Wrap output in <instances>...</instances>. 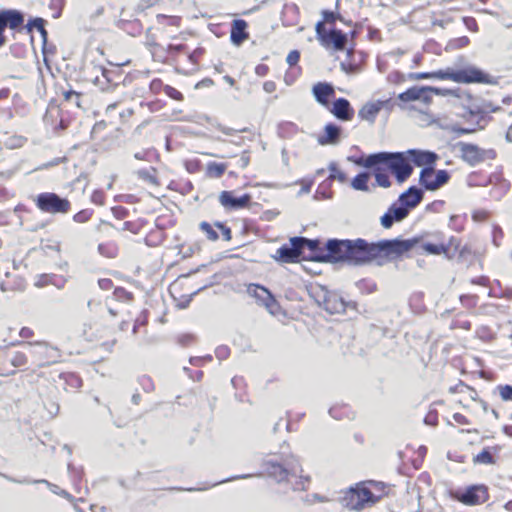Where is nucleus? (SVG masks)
Masks as SVG:
<instances>
[{
	"instance_id": "nucleus-1",
	"label": "nucleus",
	"mask_w": 512,
	"mask_h": 512,
	"mask_svg": "<svg viewBox=\"0 0 512 512\" xmlns=\"http://www.w3.org/2000/svg\"><path fill=\"white\" fill-rule=\"evenodd\" d=\"M420 242L418 238L382 239L369 242L363 238L327 240L325 258L328 263H342L353 267H363L375 263H386L402 258Z\"/></svg>"
},
{
	"instance_id": "nucleus-2",
	"label": "nucleus",
	"mask_w": 512,
	"mask_h": 512,
	"mask_svg": "<svg viewBox=\"0 0 512 512\" xmlns=\"http://www.w3.org/2000/svg\"><path fill=\"white\" fill-rule=\"evenodd\" d=\"M354 163L361 167L384 166L399 184L408 180L414 171L406 151L371 153L354 160Z\"/></svg>"
},
{
	"instance_id": "nucleus-3",
	"label": "nucleus",
	"mask_w": 512,
	"mask_h": 512,
	"mask_svg": "<svg viewBox=\"0 0 512 512\" xmlns=\"http://www.w3.org/2000/svg\"><path fill=\"white\" fill-rule=\"evenodd\" d=\"M263 467L269 477L278 483L286 481L291 484L294 491H305L310 482L309 476L302 475V466L294 456L287 457L282 462L272 459L265 460Z\"/></svg>"
},
{
	"instance_id": "nucleus-4",
	"label": "nucleus",
	"mask_w": 512,
	"mask_h": 512,
	"mask_svg": "<svg viewBox=\"0 0 512 512\" xmlns=\"http://www.w3.org/2000/svg\"><path fill=\"white\" fill-rule=\"evenodd\" d=\"M380 496H376L365 483H358L350 487L341 497V504L355 511H360L378 502Z\"/></svg>"
},
{
	"instance_id": "nucleus-5",
	"label": "nucleus",
	"mask_w": 512,
	"mask_h": 512,
	"mask_svg": "<svg viewBox=\"0 0 512 512\" xmlns=\"http://www.w3.org/2000/svg\"><path fill=\"white\" fill-rule=\"evenodd\" d=\"M313 296L317 304L329 314H343L348 308L356 307V303L345 301L339 293L328 290L325 286H319Z\"/></svg>"
},
{
	"instance_id": "nucleus-6",
	"label": "nucleus",
	"mask_w": 512,
	"mask_h": 512,
	"mask_svg": "<svg viewBox=\"0 0 512 512\" xmlns=\"http://www.w3.org/2000/svg\"><path fill=\"white\" fill-rule=\"evenodd\" d=\"M444 80L464 84H497L496 79L475 66H467L462 69L446 68L444 69Z\"/></svg>"
},
{
	"instance_id": "nucleus-7",
	"label": "nucleus",
	"mask_w": 512,
	"mask_h": 512,
	"mask_svg": "<svg viewBox=\"0 0 512 512\" xmlns=\"http://www.w3.org/2000/svg\"><path fill=\"white\" fill-rule=\"evenodd\" d=\"M449 495L453 500L467 506L482 504L489 498L488 488L483 484L470 485L465 489H451Z\"/></svg>"
},
{
	"instance_id": "nucleus-8",
	"label": "nucleus",
	"mask_w": 512,
	"mask_h": 512,
	"mask_svg": "<svg viewBox=\"0 0 512 512\" xmlns=\"http://www.w3.org/2000/svg\"><path fill=\"white\" fill-rule=\"evenodd\" d=\"M34 202L39 210L49 214H65L71 207L67 198L54 192H42L35 197Z\"/></svg>"
},
{
	"instance_id": "nucleus-9",
	"label": "nucleus",
	"mask_w": 512,
	"mask_h": 512,
	"mask_svg": "<svg viewBox=\"0 0 512 512\" xmlns=\"http://www.w3.org/2000/svg\"><path fill=\"white\" fill-rule=\"evenodd\" d=\"M456 148H458L462 160L472 167L486 160H494L497 156L494 149H483L476 144L462 141L456 144Z\"/></svg>"
},
{
	"instance_id": "nucleus-10",
	"label": "nucleus",
	"mask_w": 512,
	"mask_h": 512,
	"mask_svg": "<svg viewBox=\"0 0 512 512\" xmlns=\"http://www.w3.org/2000/svg\"><path fill=\"white\" fill-rule=\"evenodd\" d=\"M316 37L324 47L332 46L335 51H343L348 42V36L342 30L332 28L327 30L322 21L315 26Z\"/></svg>"
},
{
	"instance_id": "nucleus-11",
	"label": "nucleus",
	"mask_w": 512,
	"mask_h": 512,
	"mask_svg": "<svg viewBox=\"0 0 512 512\" xmlns=\"http://www.w3.org/2000/svg\"><path fill=\"white\" fill-rule=\"evenodd\" d=\"M25 15L18 9L0 10V48L6 45L7 37L5 30L8 28L13 31H20L23 28Z\"/></svg>"
},
{
	"instance_id": "nucleus-12",
	"label": "nucleus",
	"mask_w": 512,
	"mask_h": 512,
	"mask_svg": "<svg viewBox=\"0 0 512 512\" xmlns=\"http://www.w3.org/2000/svg\"><path fill=\"white\" fill-rule=\"evenodd\" d=\"M405 194H400L398 199L393 202L387 211L381 216L380 224L385 229H390L395 223L402 222L409 215L405 206H413L415 204V200L413 203H407L404 198Z\"/></svg>"
},
{
	"instance_id": "nucleus-13",
	"label": "nucleus",
	"mask_w": 512,
	"mask_h": 512,
	"mask_svg": "<svg viewBox=\"0 0 512 512\" xmlns=\"http://www.w3.org/2000/svg\"><path fill=\"white\" fill-rule=\"evenodd\" d=\"M247 292L256 299L259 305L264 306L270 314L275 316L280 313L281 306L279 302L265 286L252 283L248 286Z\"/></svg>"
},
{
	"instance_id": "nucleus-14",
	"label": "nucleus",
	"mask_w": 512,
	"mask_h": 512,
	"mask_svg": "<svg viewBox=\"0 0 512 512\" xmlns=\"http://www.w3.org/2000/svg\"><path fill=\"white\" fill-rule=\"evenodd\" d=\"M450 174L447 170H434V167H423L419 183L427 191H435L448 183Z\"/></svg>"
},
{
	"instance_id": "nucleus-15",
	"label": "nucleus",
	"mask_w": 512,
	"mask_h": 512,
	"mask_svg": "<svg viewBox=\"0 0 512 512\" xmlns=\"http://www.w3.org/2000/svg\"><path fill=\"white\" fill-rule=\"evenodd\" d=\"M252 196L245 193L236 196L233 191H222L219 195L220 204L227 210H239L250 205Z\"/></svg>"
},
{
	"instance_id": "nucleus-16",
	"label": "nucleus",
	"mask_w": 512,
	"mask_h": 512,
	"mask_svg": "<svg viewBox=\"0 0 512 512\" xmlns=\"http://www.w3.org/2000/svg\"><path fill=\"white\" fill-rule=\"evenodd\" d=\"M410 163L417 167H434L438 155L428 150L409 149L406 151Z\"/></svg>"
},
{
	"instance_id": "nucleus-17",
	"label": "nucleus",
	"mask_w": 512,
	"mask_h": 512,
	"mask_svg": "<svg viewBox=\"0 0 512 512\" xmlns=\"http://www.w3.org/2000/svg\"><path fill=\"white\" fill-rule=\"evenodd\" d=\"M0 476L4 477L5 479H7L8 481L10 482H14V483H19V484H37V483H43L45 485H47L51 491L59 496H62L64 497L65 499H67L69 502L71 503H74V502H84V498H78L76 499L73 495H71L69 492H67L66 490L64 489H60L57 485L55 484H52L50 483L49 481L45 480V479H40V480H29V479H22V480H19V479H15L11 476H8L6 474H3V473H0Z\"/></svg>"
},
{
	"instance_id": "nucleus-18",
	"label": "nucleus",
	"mask_w": 512,
	"mask_h": 512,
	"mask_svg": "<svg viewBox=\"0 0 512 512\" xmlns=\"http://www.w3.org/2000/svg\"><path fill=\"white\" fill-rule=\"evenodd\" d=\"M330 112L341 121H349L354 116V109L346 98H337L332 103Z\"/></svg>"
},
{
	"instance_id": "nucleus-19",
	"label": "nucleus",
	"mask_w": 512,
	"mask_h": 512,
	"mask_svg": "<svg viewBox=\"0 0 512 512\" xmlns=\"http://www.w3.org/2000/svg\"><path fill=\"white\" fill-rule=\"evenodd\" d=\"M312 94L319 104L328 107L329 99L335 95V89L331 83L318 82L313 85Z\"/></svg>"
},
{
	"instance_id": "nucleus-20",
	"label": "nucleus",
	"mask_w": 512,
	"mask_h": 512,
	"mask_svg": "<svg viewBox=\"0 0 512 512\" xmlns=\"http://www.w3.org/2000/svg\"><path fill=\"white\" fill-rule=\"evenodd\" d=\"M414 238H418L420 242L413 248H421L426 254L429 255H441L444 254L447 259H453L454 254H450L449 245H445V243H430L424 242L421 236H415Z\"/></svg>"
},
{
	"instance_id": "nucleus-21",
	"label": "nucleus",
	"mask_w": 512,
	"mask_h": 512,
	"mask_svg": "<svg viewBox=\"0 0 512 512\" xmlns=\"http://www.w3.org/2000/svg\"><path fill=\"white\" fill-rule=\"evenodd\" d=\"M342 129L334 123H328L324 127V134L318 137L320 145H336L340 141Z\"/></svg>"
},
{
	"instance_id": "nucleus-22",
	"label": "nucleus",
	"mask_w": 512,
	"mask_h": 512,
	"mask_svg": "<svg viewBox=\"0 0 512 512\" xmlns=\"http://www.w3.org/2000/svg\"><path fill=\"white\" fill-rule=\"evenodd\" d=\"M247 26V22L243 19H235L232 22L230 40L234 45L240 46L248 38Z\"/></svg>"
},
{
	"instance_id": "nucleus-23",
	"label": "nucleus",
	"mask_w": 512,
	"mask_h": 512,
	"mask_svg": "<svg viewBox=\"0 0 512 512\" xmlns=\"http://www.w3.org/2000/svg\"><path fill=\"white\" fill-rule=\"evenodd\" d=\"M304 244L306 249L312 253V256L310 257L312 260L328 263V259L325 258V253L327 252V242L325 243L324 247H321V242L319 239H309L304 237Z\"/></svg>"
},
{
	"instance_id": "nucleus-24",
	"label": "nucleus",
	"mask_w": 512,
	"mask_h": 512,
	"mask_svg": "<svg viewBox=\"0 0 512 512\" xmlns=\"http://www.w3.org/2000/svg\"><path fill=\"white\" fill-rule=\"evenodd\" d=\"M47 21L41 17L30 18L25 26L27 33H32L33 29H38L43 42V52L48 41V31L45 28Z\"/></svg>"
},
{
	"instance_id": "nucleus-25",
	"label": "nucleus",
	"mask_w": 512,
	"mask_h": 512,
	"mask_svg": "<svg viewBox=\"0 0 512 512\" xmlns=\"http://www.w3.org/2000/svg\"><path fill=\"white\" fill-rule=\"evenodd\" d=\"M274 258L283 263H294L299 261L295 248H293L290 243H285L279 247Z\"/></svg>"
},
{
	"instance_id": "nucleus-26",
	"label": "nucleus",
	"mask_w": 512,
	"mask_h": 512,
	"mask_svg": "<svg viewBox=\"0 0 512 512\" xmlns=\"http://www.w3.org/2000/svg\"><path fill=\"white\" fill-rule=\"evenodd\" d=\"M402 194H405V198L404 200L407 202V203H413V201L415 200V204H413V206H405V208L407 209V212L410 213L411 210L415 209L423 200L424 198V191L423 189L413 185V186H410L406 191H404Z\"/></svg>"
},
{
	"instance_id": "nucleus-27",
	"label": "nucleus",
	"mask_w": 512,
	"mask_h": 512,
	"mask_svg": "<svg viewBox=\"0 0 512 512\" xmlns=\"http://www.w3.org/2000/svg\"><path fill=\"white\" fill-rule=\"evenodd\" d=\"M372 171L373 176L375 177L376 184L383 188H389L392 185L390 177L388 175V170L384 166H376V167H365Z\"/></svg>"
},
{
	"instance_id": "nucleus-28",
	"label": "nucleus",
	"mask_w": 512,
	"mask_h": 512,
	"mask_svg": "<svg viewBox=\"0 0 512 512\" xmlns=\"http://www.w3.org/2000/svg\"><path fill=\"white\" fill-rule=\"evenodd\" d=\"M380 107L377 105V102H368L366 103L358 112V116L362 120H366L370 123H374L375 119L380 112Z\"/></svg>"
},
{
	"instance_id": "nucleus-29",
	"label": "nucleus",
	"mask_w": 512,
	"mask_h": 512,
	"mask_svg": "<svg viewBox=\"0 0 512 512\" xmlns=\"http://www.w3.org/2000/svg\"><path fill=\"white\" fill-rule=\"evenodd\" d=\"M427 89L428 88L426 86H413L398 94L397 98L404 103L417 101L420 99L423 92H427Z\"/></svg>"
},
{
	"instance_id": "nucleus-30",
	"label": "nucleus",
	"mask_w": 512,
	"mask_h": 512,
	"mask_svg": "<svg viewBox=\"0 0 512 512\" xmlns=\"http://www.w3.org/2000/svg\"><path fill=\"white\" fill-rule=\"evenodd\" d=\"M101 74L104 76L105 81L109 82L112 88L117 87L122 82V72L119 69H107L100 67Z\"/></svg>"
},
{
	"instance_id": "nucleus-31",
	"label": "nucleus",
	"mask_w": 512,
	"mask_h": 512,
	"mask_svg": "<svg viewBox=\"0 0 512 512\" xmlns=\"http://www.w3.org/2000/svg\"><path fill=\"white\" fill-rule=\"evenodd\" d=\"M369 174L367 172H360L358 173L352 180H351V186L353 189L357 191H369L368 181H369Z\"/></svg>"
},
{
	"instance_id": "nucleus-32",
	"label": "nucleus",
	"mask_w": 512,
	"mask_h": 512,
	"mask_svg": "<svg viewBox=\"0 0 512 512\" xmlns=\"http://www.w3.org/2000/svg\"><path fill=\"white\" fill-rule=\"evenodd\" d=\"M408 78L410 80H423L431 78L444 80V69H440L433 72H412L408 74Z\"/></svg>"
},
{
	"instance_id": "nucleus-33",
	"label": "nucleus",
	"mask_w": 512,
	"mask_h": 512,
	"mask_svg": "<svg viewBox=\"0 0 512 512\" xmlns=\"http://www.w3.org/2000/svg\"><path fill=\"white\" fill-rule=\"evenodd\" d=\"M227 169L226 163L210 162L207 165L206 174L211 178H220L223 176Z\"/></svg>"
},
{
	"instance_id": "nucleus-34",
	"label": "nucleus",
	"mask_w": 512,
	"mask_h": 512,
	"mask_svg": "<svg viewBox=\"0 0 512 512\" xmlns=\"http://www.w3.org/2000/svg\"><path fill=\"white\" fill-rule=\"evenodd\" d=\"M60 378H62L65 383L70 386L71 388H80L82 386V379L75 373L67 372L62 373L60 375Z\"/></svg>"
},
{
	"instance_id": "nucleus-35",
	"label": "nucleus",
	"mask_w": 512,
	"mask_h": 512,
	"mask_svg": "<svg viewBox=\"0 0 512 512\" xmlns=\"http://www.w3.org/2000/svg\"><path fill=\"white\" fill-rule=\"evenodd\" d=\"M328 169L330 171V175L328 179L330 180H338L341 183H345L347 181L346 174L338 169V166L335 162H331L328 166Z\"/></svg>"
},
{
	"instance_id": "nucleus-36",
	"label": "nucleus",
	"mask_w": 512,
	"mask_h": 512,
	"mask_svg": "<svg viewBox=\"0 0 512 512\" xmlns=\"http://www.w3.org/2000/svg\"><path fill=\"white\" fill-rule=\"evenodd\" d=\"M155 172H156V169L151 167V169H149V170L148 169H140L136 172V174L140 179H142L150 184L156 185V184H158V180L154 174Z\"/></svg>"
},
{
	"instance_id": "nucleus-37",
	"label": "nucleus",
	"mask_w": 512,
	"mask_h": 512,
	"mask_svg": "<svg viewBox=\"0 0 512 512\" xmlns=\"http://www.w3.org/2000/svg\"><path fill=\"white\" fill-rule=\"evenodd\" d=\"M289 243L293 248H295V252L297 253V257L300 260L303 256L304 250L306 249V246L304 244V237L303 236H295L290 238Z\"/></svg>"
},
{
	"instance_id": "nucleus-38",
	"label": "nucleus",
	"mask_w": 512,
	"mask_h": 512,
	"mask_svg": "<svg viewBox=\"0 0 512 512\" xmlns=\"http://www.w3.org/2000/svg\"><path fill=\"white\" fill-rule=\"evenodd\" d=\"M474 462L480 464H494L495 459L492 456L489 448H484L480 453H478L474 457Z\"/></svg>"
},
{
	"instance_id": "nucleus-39",
	"label": "nucleus",
	"mask_w": 512,
	"mask_h": 512,
	"mask_svg": "<svg viewBox=\"0 0 512 512\" xmlns=\"http://www.w3.org/2000/svg\"><path fill=\"white\" fill-rule=\"evenodd\" d=\"M138 384L146 393H151L155 390V384L152 378L148 375H142L138 377Z\"/></svg>"
},
{
	"instance_id": "nucleus-40",
	"label": "nucleus",
	"mask_w": 512,
	"mask_h": 512,
	"mask_svg": "<svg viewBox=\"0 0 512 512\" xmlns=\"http://www.w3.org/2000/svg\"><path fill=\"white\" fill-rule=\"evenodd\" d=\"M56 280V274H40L37 276L35 281V286L38 288L45 287L47 285H52L53 281Z\"/></svg>"
},
{
	"instance_id": "nucleus-41",
	"label": "nucleus",
	"mask_w": 512,
	"mask_h": 512,
	"mask_svg": "<svg viewBox=\"0 0 512 512\" xmlns=\"http://www.w3.org/2000/svg\"><path fill=\"white\" fill-rule=\"evenodd\" d=\"M470 40L467 36H461L455 39H452L448 42L447 48L450 50L460 49L466 47L469 44Z\"/></svg>"
},
{
	"instance_id": "nucleus-42",
	"label": "nucleus",
	"mask_w": 512,
	"mask_h": 512,
	"mask_svg": "<svg viewBox=\"0 0 512 512\" xmlns=\"http://www.w3.org/2000/svg\"><path fill=\"white\" fill-rule=\"evenodd\" d=\"M200 229L206 234L207 238L211 241H216L219 238L218 233L213 229L212 225L208 222H201Z\"/></svg>"
},
{
	"instance_id": "nucleus-43",
	"label": "nucleus",
	"mask_w": 512,
	"mask_h": 512,
	"mask_svg": "<svg viewBox=\"0 0 512 512\" xmlns=\"http://www.w3.org/2000/svg\"><path fill=\"white\" fill-rule=\"evenodd\" d=\"M98 252L107 258H114L116 256V248L114 245L101 243L98 245Z\"/></svg>"
},
{
	"instance_id": "nucleus-44",
	"label": "nucleus",
	"mask_w": 512,
	"mask_h": 512,
	"mask_svg": "<svg viewBox=\"0 0 512 512\" xmlns=\"http://www.w3.org/2000/svg\"><path fill=\"white\" fill-rule=\"evenodd\" d=\"M478 296L472 294H465L460 296L461 304L466 308H474L477 305Z\"/></svg>"
},
{
	"instance_id": "nucleus-45",
	"label": "nucleus",
	"mask_w": 512,
	"mask_h": 512,
	"mask_svg": "<svg viewBox=\"0 0 512 512\" xmlns=\"http://www.w3.org/2000/svg\"><path fill=\"white\" fill-rule=\"evenodd\" d=\"M92 215H93V210H91V209H83V210L77 212L73 216V220L75 222H77V223H85V222L90 220Z\"/></svg>"
},
{
	"instance_id": "nucleus-46",
	"label": "nucleus",
	"mask_w": 512,
	"mask_h": 512,
	"mask_svg": "<svg viewBox=\"0 0 512 512\" xmlns=\"http://www.w3.org/2000/svg\"><path fill=\"white\" fill-rule=\"evenodd\" d=\"M68 472L75 484L81 481L83 473H84L82 467L77 468V467L73 466V464H71V463L68 464Z\"/></svg>"
},
{
	"instance_id": "nucleus-47",
	"label": "nucleus",
	"mask_w": 512,
	"mask_h": 512,
	"mask_svg": "<svg viewBox=\"0 0 512 512\" xmlns=\"http://www.w3.org/2000/svg\"><path fill=\"white\" fill-rule=\"evenodd\" d=\"M322 17H323V20H322L323 23L327 22V23L333 24L338 19L343 21V18L339 13H336L331 10H323Z\"/></svg>"
},
{
	"instance_id": "nucleus-48",
	"label": "nucleus",
	"mask_w": 512,
	"mask_h": 512,
	"mask_svg": "<svg viewBox=\"0 0 512 512\" xmlns=\"http://www.w3.org/2000/svg\"><path fill=\"white\" fill-rule=\"evenodd\" d=\"M65 6V0H50L49 8L54 10L53 18H59Z\"/></svg>"
},
{
	"instance_id": "nucleus-49",
	"label": "nucleus",
	"mask_w": 512,
	"mask_h": 512,
	"mask_svg": "<svg viewBox=\"0 0 512 512\" xmlns=\"http://www.w3.org/2000/svg\"><path fill=\"white\" fill-rule=\"evenodd\" d=\"M114 296L117 300L120 301H131L133 295L131 292H128L126 289L122 287H117L114 289Z\"/></svg>"
},
{
	"instance_id": "nucleus-50",
	"label": "nucleus",
	"mask_w": 512,
	"mask_h": 512,
	"mask_svg": "<svg viewBox=\"0 0 512 512\" xmlns=\"http://www.w3.org/2000/svg\"><path fill=\"white\" fill-rule=\"evenodd\" d=\"M164 92L168 97H170L174 100H178V101L183 100L182 93L170 85H164Z\"/></svg>"
},
{
	"instance_id": "nucleus-51",
	"label": "nucleus",
	"mask_w": 512,
	"mask_h": 512,
	"mask_svg": "<svg viewBox=\"0 0 512 512\" xmlns=\"http://www.w3.org/2000/svg\"><path fill=\"white\" fill-rule=\"evenodd\" d=\"M500 396L504 401H512V385L498 386Z\"/></svg>"
},
{
	"instance_id": "nucleus-52",
	"label": "nucleus",
	"mask_w": 512,
	"mask_h": 512,
	"mask_svg": "<svg viewBox=\"0 0 512 512\" xmlns=\"http://www.w3.org/2000/svg\"><path fill=\"white\" fill-rule=\"evenodd\" d=\"M13 366L21 367L27 363V357L22 352H16L11 360Z\"/></svg>"
},
{
	"instance_id": "nucleus-53",
	"label": "nucleus",
	"mask_w": 512,
	"mask_h": 512,
	"mask_svg": "<svg viewBox=\"0 0 512 512\" xmlns=\"http://www.w3.org/2000/svg\"><path fill=\"white\" fill-rule=\"evenodd\" d=\"M215 226L220 229L225 241H230L232 238L231 229L222 222H215Z\"/></svg>"
},
{
	"instance_id": "nucleus-54",
	"label": "nucleus",
	"mask_w": 512,
	"mask_h": 512,
	"mask_svg": "<svg viewBox=\"0 0 512 512\" xmlns=\"http://www.w3.org/2000/svg\"><path fill=\"white\" fill-rule=\"evenodd\" d=\"M450 131L455 133L457 136H461L464 134L474 133L476 131V128H465V127H461L459 125H452L450 127Z\"/></svg>"
},
{
	"instance_id": "nucleus-55",
	"label": "nucleus",
	"mask_w": 512,
	"mask_h": 512,
	"mask_svg": "<svg viewBox=\"0 0 512 512\" xmlns=\"http://www.w3.org/2000/svg\"><path fill=\"white\" fill-rule=\"evenodd\" d=\"M424 423L430 426H436L438 423V414L436 410L429 411L424 418Z\"/></svg>"
},
{
	"instance_id": "nucleus-56",
	"label": "nucleus",
	"mask_w": 512,
	"mask_h": 512,
	"mask_svg": "<svg viewBox=\"0 0 512 512\" xmlns=\"http://www.w3.org/2000/svg\"><path fill=\"white\" fill-rule=\"evenodd\" d=\"M94 83L102 91H110L111 89H113L111 87V85L109 84V82L105 81V78H104V76L102 74H101V76H96Z\"/></svg>"
},
{
	"instance_id": "nucleus-57",
	"label": "nucleus",
	"mask_w": 512,
	"mask_h": 512,
	"mask_svg": "<svg viewBox=\"0 0 512 512\" xmlns=\"http://www.w3.org/2000/svg\"><path fill=\"white\" fill-rule=\"evenodd\" d=\"M185 168L189 173H196L200 170V161L197 159L187 160L185 162Z\"/></svg>"
},
{
	"instance_id": "nucleus-58",
	"label": "nucleus",
	"mask_w": 512,
	"mask_h": 512,
	"mask_svg": "<svg viewBox=\"0 0 512 512\" xmlns=\"http://www.w3.org/2000/svg\"><path fill=\"white\" fill-rule=\"evenodd\" d=\"M112 213L117 219H124L128 216L129 211L123 206H115L112 208Z\"/></svg>"
},
{
	"instance_id": "nucleus-59",
	"label": "nucleus",
	"mask_w": 512,
	"mask_h": 512,
	"mask_svg": "<svg viewBox=\"0 0 512 512\" xmlns=\"http://www.w3.org/2000/svg\"><path fill=\"white\" fill-rule=\"evenodd\" d=\"M426 87L428 88L427 92H432L433 94L438 95V96L446 97V96H450L452 94L450 89L438 88V87H433V86H426Z\"/></svg>"
},
{
	"instance_id": "nucleus-60",
	"label": "nucleus",
	"mask_w": 512,
	"mask_h": 512,
	"mask_svg": "<svg viewBox=\"0 0 512 512\" xmlns=\"http://www.w3.org/2000/svg\"><path fill=\"white\" fill-rule=\"evenodd\" d=\"M230 354V349L227 346H219L215 350V355L219 360H225Z\"/></svg>"
},
{
	"instance_id": "nucleus-61",
	"label": "nucleus",
	"mask_w": 512,
	"mask_h": 512,
	"mask_svg": "<svg viewBox=\"0 0 512 512\" xmlns=\"http://www.w3.org/2000/svg\"><path fill=\"white\" fill-rule=\"evenodd\" d=\"M300 60V52L298 50H292L288 54L286 61L289 64V66L296 65Z\"/></svg>"
},
{
	"instance_id": "nucleus-62",
	"label": "nucleus",
	"mask_w": 512,
	"mask_h": 512,
	"mask_svg": "<svg viewBox=\"0 0 512 512\" xmlns=\"http://www.w3.org/2000/svg\"><path fill=\"white\" fill-rule=\"evenodd\" d=\"M122 231H130L133 234H137L139 232V226L135 222L126 221L123 223L122 227L120 228Z\"/></svg>"
},
{
	"instance_id": "nucleus-63",
	"label": "nucleus",
	"mask_w": 512,
	"mask_h": 512,
	"mask_svg": "<svg viewBox=\"0 0 512 512\" xmlns=\"http://www.w3.org/2000/svg\"><path fill=\"white\" fill-rule=\"evenodd\" d=\"M389 82L398 84L404 81V75L400 71H393L387 77Z\"/></svg>"
},
{
	"instance_id": "nucleus-64",
	"label": "nucleus",
	"mask_w": 512,
	"mask_h": 512,
	"mask_svg": "<svg viewBox=\"0 0 512 512\" xmlns=\"http://www.w3.org/2000/svg\"><path fill=\"white\" fill-rule=\"evenodd\" d=\"M463 21H464L465 26L470 31H473V32L478 31V24H477V21L475 20V18H473V17H464Z\"/></svg>"
}]
</instances>
